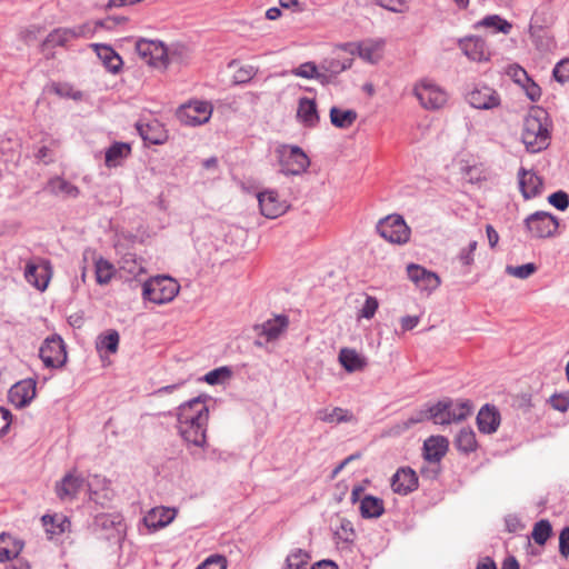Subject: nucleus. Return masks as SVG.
<instances>
[{"label":"nucleus","mask_w":569,"mask_h":569,"mask_svg":"<svg viewBox=\"0 0 569 569\" xmlns=\"http://www.w3.org/2000/svg\"><path fill=\"white\" fill-rule=\"evenodd\" d=\"M553 78L560 82L566 83L569 81V58L559 61L552 71Z\"/></svg>","instance_id":"obj_51"},{"label":"nucleus","mask_w":569,"mask_h":569,"mask_svg":"<svg viewBox=\"0 0 569 569\" xmlns=\"http://www.w3.org/2000/svg\"><path fill=\"white\" fill-rule=\"evenodd\" d=\"M379 307L378 300L375 297L367 296L366 301L360 310V317L371 319Z\"/></svg>","instance_id":"obj_54"},{"label":"nucleus","mask_w":569,"mask_h":569,"mask_svg":"<svg viewBox=\"0 0 569 569\" xmlns=\"http://www.w3.org/2000/svg\"><path fill=\"white\" fill-rule=\"evenodd\" d=\"M549 402L559 412H567L569 409V397L565 395H553L550 397Z\"/></svg>","instance_id":"obj_59"},{"label":"nucleus","mask_w":569,"mask_h":569,"mask_svg":"<svg viewBox=\"0 0 569 569\" xmlns=\"http://www.w3.org/2000/svg\"><path fill=\"white\" fill-rule=\"evenodd\" d=\"M41 521L49 539L62 535L70 528L69 519L61 513L44 515Z\"/></svg>","instance_id":"obj_29"},{"label":"nucleus","mask_w":569,"mask_h":569,"mask_svg":"<svg viewBox=\"0 0 569 569\" xmlns=\"http://www.w3.org/2000/svg\"><path fill=\"white\" fill-rule=\"evenodd\" d=\"M518 179L519 188L525 199H531L541 193L542 180L533 171L520 168Z\"/></svg>","instance_id":"obj_20"},{"label":"nucleus","mask_w":569,"mask_h":569,"mask_svg":"<svg viewBox=\"0 0 569 569\" xmlns=\"http://www.w3.org/2000/svg\"><path fill=\"white\" fill-rule=\"evenodd\" d=\"M376 4L397 13L405 12L407 4L405 0H372Z\"/></svg>","instance_id":"obj_53"},{"label":"nucleus","mask_w":569,"mask_h":569,"mask_svg":"<svg viewBox=\"0 0 569 569\" xmlns=\"http://www.w3.org/2000/svg\"><path fill=\"white\" fill-rule=\"evenodd\" d=\"M381 238L390 243L405 244L410 239V228L400 214H390L380 219L376 226Z\"/></svg>","instance_id":"obj_3"},{"label":"nucleus","mask_w":569,"mask_h":569,"mask_svg":"<svg viewBox=\"0 0 569 569\" xmlns=\"http://www.w3.org/2000/svg\"><path fill=\"white\" fill-rule=\"evenodd\" d=\"M176 516L177 510L174 508L156 507L146 515L143 521L149 529L158 530L170 525Z\"/></svg>","instance_id":"obj_22"},{"label":"nucleus","mask_w":569,"mask_h":569,"mask_svg":"<svg viewBox=\"0 0 569 569\" xmlns=\"http://www.w3.org/2000/svg\"><path fill=\"white\" fill-rule=\"evenodd\" d=\"M459 48L472 61H487L490 57L485 40L476 36L460 39Z\"/></svg>","instance_id":"obj_18"},{"label":"nucleus","mask_w":569,"mask_h":569,"mask_svg":"<svg viewBox=\"0 0 569 569\" xmlns=\"http://www.w3.org/2000/svg\"><path fill=\"white\" fill-rule=\"evenodd\" d=\"M197 569H227V560L223 556L213 555L207 558Z\"/></svg>","instance_id":"obj_52"},{"label":"nucleus","mask_w":569,"mask_h":569,"mask_svg":"<svg viewBox=\"0 0 569 569\" xmlns=\"http://www.w3.org/2000/svg\"><path fill=\"white\" fill-rule=\"evenodd\" d=\"M352 62L353 59L348 57L326 59L320 64V72L325 73L329 78V76L339 74L351 68Z\"/></svg>","instance_id":"obj_37"},{"label":"nucleus","mask_w":569,"mask_h":569,"mask_svg":"<svg viewBox=\"0 0 569 569\" xmlns=\"http://www.w3.org/2000/svg\"><path fill=\"white\" fill-rule=\"evenodd\" d=\"M401 328L403 331L412 330L418 323L419 318L417 316H406L401 318Z\"/></svg>","instance_id":"obj_62"},{"label":"nucleus","mask_w":569,"mask_h":569,"mask_svg":"<svg viewBox=\"0 0 569 569\" xmlns=\"http://www.w3.org/2000/svg\"><path fill=\"white\" fill-rule=\"evenodd\" d=\"M339 361L348 372L362 370L367 362L356 350L342 348L339 352Z\"/></svg>","instance_id":"obj_32"},{"label":"nucleus","mask_w":569,"mask_h":569,"mask_svg":"<svg viewBox=\"0 0 569 569\" xmlns=\"http://www.w3.org/2000/svg\"><path fill=\"white\" fill-rule=\"evenodd\" d=\"M231 376L232 370L227 366H222L207 372L203 377V380L207 383L214 386L223 383L224 381L229 380Z\"/></svg>","instance_id":"obj_47"},{"label":"nucleus","mask_w":569,"mask_h":569,"mask_svg":"<svg viewBox=\"0 0 569 569\" xmlns=\"http://www.w3.org/2000/svg\"><path fill=\"white\" fill-rule=\"evenodd\" d=\"M407 276L421 291L431 292L440 286L439 276L417 263L407 266Z\"/></svg>","instance_id":"obj_12"},{"label":"nucleus","mask_w":569,"mask_h":569,"mask_svg":"<svg viewBox=\"0 0 569 569\" xmlns=\"http://www.w3.org/2000/svg\"><path fill=\"white\" fill-rule=\"evenodd\" d=\"M537 271V266L532 262L521 266H507L506 273L518 279H527Z\"/></svg>","instance_id":"obj_48"},{"label":"nucleus","mask_w":569,"mask_h":569,"mask_svg":"<svg viewBox=\"0 0 569 569\" xmlns=\"http://www.w3.org/2000/svg\"><path fill=\"white\" fill-rule=\"evenodd\" d=\"M136 50L148 64L156 68L167 66V48L161 41L140 39L136 43Z\"/></svg>","instance_id":"obj_10"},{"label":"nucleus","mask_w":569,"mask_h":569,"mask_svg":"<svg viewBox=\"0 0 569 569\" xmlns=\"http://www.w3.org/2000/svg\"><path fill=\"white\" fill-rule=\"evenodd\" d=\"M288 326L289 319L287 316H276L260 326L259 336L263 337L266 342L274 341L280 338V336L287 330Z\"/></svg>","instance_id":"obj_26"},{"label":"nucleus","mask_w":569,"mask_h":569,"mask_svg":"<svg viewBox=\"0 0 569 569\" xmlns=\"http://www.w3.org/2000/svg\"><path fill=\"white\" fill-rule=\"evenodd\" d=\"M477 426L480 432L491 435L500 426V412L495 406L485 405L477 415Z\"/></svg>","instance_id":"obj_24"},{"label":"nucleus","mask_w":569,"mask_h":569,"mask_svg":"<svg viewBox=\"0 0 569 569\" xmlns=\"http://www.w3.org/2000/svg\"><path fill=\"white\" fill-rule=\"evenodd\" d=\"M310 555L300 548L293 549L286 558L283 569H307Z\"/></svg>","instance_id":"obj_40"},{"label":"nucleus","mask_w":569,"mask_h":569,"mask_svg":"<svg viewBox=\"0 0 569 569\" xmlns=\"http://www.w3.org/2000/svg\"><path fill=\"white\" fill-rule=\"evenodd\" d=\"M477 26L492 28L496 31L501 32L503 34H508L512 28L510 22H508L507 20L502 19L500 16L497 14L485 17L477 23Z\"/></svg>","instance_id":"obj_44"},{"label":"nucleus","mask_w":569,"mask_h":569,"mask_svg":"<svg viewBox=\"0 0 569 569\" xmlns=\"http://www.w3.org/2000/svg\"><path fill=\"white\" fill-rule=\"evenodd\" d=\"M317 419L328 422V423H341L349 422L353 420L352 413L348 410L342 409L340 407H336L331 410L329 409H320L316 413Z\"/></svg>","instance_id":"obj_36"},{"label":"nucleus","mask_w":569,"mask_h":569,"mask_svg":"<svg viewBox=\"0 0 569 569\" xmlns=\"http://www.w3.org/2000/svg\"><path fill=\"white\" fill-rule=\"evenodd\" d=\"M83 483L84 480L81 476L69 472L56 483V493L62 501L73 500L83 487Z\"/></svg>","instance_id":"obj_17"},{"label":"nucleus","mask_w":569,"mask_h":569,"mask_svg":"<svg viewBox=\"0 0 569 569\" xmlns=\"http://www.w3.org/2000/svg\"><path fill=\"white\" fill-rule=\"evenodd\" d=\"M550 120L542 108H532L523 120L521 139L529 152L536 153L550 143Z\"/></svg>","instance_id":"obj_1"},{"label":"nucleus","mask_w":569,"mask_h":569,"mask_svg":"<svg viewBox=\"0 0 569 569\" xmlns=\"http://www.w3.org/2000/svg\"><path fill=\"white\" fill-rule=\"evenodd\" d=\"M209 408L201 397L193 398L179 406L177 425H191L196 429L208 427Z\"/></svg>","instance_id":"obj_4"},{"label":"nucleus","mask_w":569,"mask_h":569,"mask_svg":"<svg viewBox=\"0 0 569 569\" xmlns=\"http://www.w3.org/2000/svg\"><path fill=\"white\" fill-rule=\"evenodd\" d=\"M131 148L124 142H114L106 150L104 162L109 168L120 166L129 157Z\"/></svg>","instance_id":"obj_33"},{"label":"nucleus","mask_w":569,"mask_h":569,"mask_svg":"<svg viewBox=\"0 0 569 569\" xmlns=\"http://www.w3.org/2000/svg\"><path fill=\"white\" fill-rule=\"evenodd\" d=\"M212 114V106L206 101H191L179 108L177 116L179 120L191 127L207 123Z\"/></svg>","instance_id":"obj_9"},{"label":"nucleus","mask_w":569,"mask_h":569,"mask_svg":"<svg viewBox=\"0 0 569 569\" xmlns=\"http://www.w3.org/2000/svg\"><path fill=\"white\" fill-rule=\"evenodd\" d=\"M337 535L343 541H352L355 538V530H353L351 521L348 519H341L340 526L337 530Z\"/></svg>","instance_id":"obj_55"},{"label":"nucleus","mask_w":569,"mask_h":569,"mask_svg":"<svg viewBox=\"0 0 569 569\" xmlns=\"http://www.w3.org/2000/svg\"><path fill=\"white\" fill-rule=\"evenodd\" d=\"M20 548H17L10 535H0V562H6L18 556Z\"/></svg>","instance_id":"obj_41"},{"label":"nucleus","mask_w":569,"mask_h":569,"mask_svg":"<svg viewBox=\"0 0 569 569\" xmlns=\"http://www.w3.org/2000/svg\"><path fill=\"white\" fill-rule=\"evenodd\" d=\"M257 70L252 66H246L239 68L234 73V80L237 83H246L256 76Z\"/></svg>","instance_id":"obj_57"},{"label":"nucleus","mask_w":569,"mask_h":569,"mask_svg":"<svg viewBox=\"0 0 569 569\" xmlns=\"http://www.w3.org/2000/svg\"><path fill=\"white\" fill-rule=\"evenodd\" d=\"M358 53L361 59L370 63H375L378 60L377 49L375 46L360 44L358 47Z\"/></svg>","instance_id":"obj_58"},{"label":"nucleus","mask_w":569,"mask_h":569,"mask_svg":"<svg viewBox=\"0 0 569 569\" xmlns=\"http://www.w3.org/2000/svg\"><path fill=\"white\" fill-rule=\"evenodd\" d=\"M91 48L110 72L117 73L121 69L122 59L110 46L92 43Z\"/></svg>","instance_id":"obj_28"},{"label":"nucleus","mask_w":569,"mask_h":569,"mask_svg":"<svg viewBox=\"0 0 569 569\" xmlns=\"http://www.w3.org/2000/svg\"><path fill=\"white\" fill-rule=\"evenodd\" d=\"M559 227L558 219L546 211H536L525 219V228L532 238L542 239L555 236Z\"/></svg>","instance_id":"obj_6"},{"label":"nucleus","mask_w":569,"mask_h":569,"mask_svg":"<svg viewBox=\"0 0 569 569\" xmlns=\"http://www.w3.org/2000/svg\"><path fill=\"white\" fill-rule=\"evenodd\" d=\"M425 419H430L437 425H449L450 419V399H443L438 401L436 405L429 407V409L422 413L420 418L410 419L411 422H420Z\"/></svg>","instance_id":"obj_25"},{"label":"nucleus","mask_w":569,"mask_h":569,"mask_svg":"<svg viewBox=\"0 0 569 569\" xmlns=\"http://www.w3.org/2000/svg\"><path fill=\"white\" fill-rule=\"evenodd\" d=\"M48 190L56 196L68 198H77L79 194L78 187L60 177L52 178L48 182Z\"/></svg>","instance_id":"obj_38"},{"label":"nucleus","mask_w":569,"mask_h":569,"mask_svg":"<svg viewBox=\"0 0 569 569\" xmlns=\"http://www.w3.org/2000/svg\"><path fill=\"white\" fill-rule=\"evenodd\" d=\"M179 435L189 446L204 448L207 445V427L197 428L191 425H177Z\"/></svg>","instance_id":"obj_30"},{"label":"nucleus","mask_w":569,"mask_h":569,"mask_svg":"<svg viewBox=\"0 0 569 569\" xmlns=\"http://www.w3.org/2000/svg\"><path fill=\"white\" fill-rule=\"evenodd\" d=\"M559 552L562 557H569V527H565L559 535Z\"/></svg>","instance_id":"obj_60"},{"label":"nucleus","mask_w":569,"mask_h":569,"mask_svg":"<svg viewBox=\"0 0 569 569\" xmlns=\"http://www.w3.org/2000/svg\"><path fill=\"white\" fill-rule=\"evenodd\" d=\"M359 509L362 518H379L385 512L383 500L371 495H365L360 500Z\"/></svg>","instance_id":"obj_31"},{"label":"nucleus","mask_w":569,"mask_h":569,"mask_svg":"<svg viewBox=\"0 0 569 569\" xmlns=\"http://www.w3.org/2000/svg\"><path fill=\"white\" fill-rule=\"evenodd\" d=\"M280 171L284 174H301L310 164L308 156L297 146H283L279 149Z\"/></svg>","instance_id":"obj_7"},{"label":"nucleus","mask_w":569,"mask_h":569,"mask_svg":"<svg viewBox=\"0 0 569 569\" xmlns=\"http://www.w3.org/2000/svg\"><path fill=\"white\" fill-rule=\"evenodd\" d=\"M467 101L475 109L490 110L500 106V96L490 87H476L467 94Z\"/></svg>","instance_id":"obj_13"},{"label":"nucleus","mask_w":569,"mask_h":569,"mask_svg":"<svg viewBox=\"0 0 569 569\" xmlns=\"http://www.w3.org/2000/svg\"><path fill=\"white\" fill-rule=\"evenodd\" d=\"M519 72L521 73V76L523 77V80L526 83H522L525 90H526V94L528 96V98L531 100V101H537L539 100L540 96H541V89L540 87L535 83L527 74L526 70L520 68L519 67Z\"/></svg>","instance_id":"obj_49"},{"label":"nucleus","mask_w":569,"mask_h":569,"mask_svg":"<svg viewBox=\"0 0 569 569\" xmlns=\"http://www.w3.org/2000/svg\"><path fill=\"white\" fill-rule=\"evenodd\" d=\"M113 266L102 258L96 261V280L99 284H107L113 277Z\"/></svg>","instance_id":"obj_45"},{"label":"nucleus","mask_w":569,"mask_h":569,"mask_svg":"<svg viewBox=\"0 0 569 569\" xmlns=\"http://www.w3.org/2000/svg\"><path fill=\"white\" fill-rule=\"evenodd\" d=\"M288 73L305 79H316L320 81L322 84L329 82L328 77L325 73L320 72V67H318L312 61L301 63L299 67L288 71Z\"/></svg>","instance_id":"obj_34"},{"label":"nucleus","mask_w":569,"mask_h":569,"mask_svg":"<svg viewBox=\"0 0 569 569\" xmlns=\"http://www.w3.org/2000/svg\"><path fill=\"white\" fill-rule=\"evenodd\" d=\"M357 118L358 113L352 109L343 110L338 107L330 109V121L336 128L348 129L355 123Z\"/></svg>","instance_id":"obj_35"},{"label":"nucleus","mask_w":569,"mask_h":569,"mask_svg":"<svg viewBox=\"0 0 569 569\" xmlns=\"http://www.w3.org/2000/svg\"><path fill=\"white\" fill-rule=\"evenodd\" d=\"M119 333L116 330L108 331L104 336H99L96 342L97 349L99 351H107L108 353H114L118 350L119 346Z\"/></svg>","instance_id":"obj_42"},{"label":"nucleus","mask_w":569,"mask_h":569,"mask_svg":"<svg viewBox=\"0 0 569 569\" xmlns=\"http://www.w3.org/2000/svg\"><path fill=\"white\" fill-rule=\"evenodd\" d=\"M455 445L461 452L469 453L477 449L476 433L470 428H463L456 437Z\"/></svg>","instance_id":"obj_39"},{"label":"nucleus","mask_w":569,"mask_h":569,"mask_svg":"<svg viewBox=\"0 0 569 569\" xmlns=\"http://www.w3.org/2000/svg\"><path fill=\"white\" fill-rule=\"evenodd\" d=\"M11 412L4 408H0V437L7 433L11 423Z\"/></svg>","instance_id":"obj_61"},{"label":"nucleus","mask_w":569,"mask_h":569,"mask_svg":"<svg viewBox=\"0 0 569 569\" xmlns=\"http://www.w3.org/2000/svg\"><path fill=\"white\" fill-rule=\"evenodd\" d=\"M39 356L47 368H62L68 359L66 343L59 335H52L43 341Z\"/></svg>","instance_id":"obj_5"},{"label":"nucleus","mask_w":569,"mask_h":569,"mask_svg":"<svg viewBox=\"0 0 569 569\" xmlns=\"http://www.w3.org/2000/svg\"><path fill=\"white\" fill-rule=\"evenodd\" d=\"M52 271L49 261H41L39 264L27 263L24 270V278L34 288L44 291L50 281Z\"/></svg>","instance_id":"obj_15"},{"label":"nucleus","mask_w":569,"mask_h":569,"mask_svg":"<svg viewBox=\"0 0 569 569\" xmlns=\"http://www.w3.org/2000/svg\"><path fill=\"white\" fill-rule=\"evenodd\" d=\"M180 289L179 283L167 276H158L143 283L142 297L157 305H164L174 299Z\"/></svg>","instance_id":"obj_2"},{"label":"nucleus","mask_w":569,"mask_h":569,"mask_svg":"<svg viewBox=\"0 0 569 569\" xmlns=\"http://www.w3.org/2000/svg\"><path fill=\"white\" fill-rule=\"evenodd\" d=\"M297 118L305 127H316L319 122L316 101L307 97L300 98L298 101Z\"/></svg>","instance_id":"obj_27"},{"label":"nucleus","mask_w":569,"mask_h":569,"mask_svg":"<svg viewBox=\"0 0 569 569\" xmlns=\"http://www.w3.org/2000/svg\"><path fill=\"white\" fill-rule=\"evenodd\" d=\"M413 94L419 100L421 107L428 110L442 108L447 100V92L436 83L429 80H422L413 88Z\"/></svg>","instance_id":"obj_8"},{"label":"nucleus","mask_w":569,"mask_h":569,"mask_svg":"<svg viewBox=\"0 0 569 569\" xmlns=\"http://www.w3.org/2000/svg\"><path fill=\"white\" fill-rule=\"evenodd\" d=\"M548 202L558 210L565 211L569 207V196L567 192L559 190L548 197Z\"/></svg>","instance_id":"obj_50"},{"label":"nucleus","mask_w":569,"mask_h":569,"mask_svg":"<svg viewBox=\"0 0 569 569\" xmlns=\"http://www.w3.org/2000/svg\"><path fill=\"white\" fill-rule=\"evenodd\" d=\"M93 30L89 24H81L73 28H58L51 31L43 41L44 47L64 46L77 38H89Z\"/></svg>","instance_id":"obj_11"},{"label":"nucleus","mask_w":569,"mask_h":569,"mask_svg":"<svg viewBox=\"0 0 569 569\" xmlns=\"http://www.w3.org/2000/svg\"><path fill=\"white\" fill-rule=\"evenodd\" d=\"M392 490L402 496L415 491L418 488V476L410 467H401L391 478Z\"/></svg>","instance_id":"obj_16"},{"label":"nucleus","mask_w":569,"mask_h":569,"mask_svg":"<svg viewBox=\"0 0 569 569\" xmlns=\"http://www.w3.org/2000/svg\"><path fill=\"white\" fill-rule=\"evenodd\" d=\"M311 569H338L337 565L331 560H320L316 562Z\"/></svg>","instance_id":"obj_64"},{"label":"nucleus","mask_w":569,"mask_h":569,"mask_svg":"<svg viewBox=\"0 0 569 569\" xmlns=\"http://www.w3.org/2000/svg\"><path fill=\"white\" fill-rule=\"evenodd\" d=\"M137 130L144 142L151 144H162L166 142L168 134L163 126L158 120L150 122H138Z\"/></svg>","instance_id":"obj_21"},{"label":"nucleus","mask_w":569,"mask_h":569,"mask_svg":"<svg viewBox=\"0 0 569 569\" xmlns=\"http://www.w3.org/2000/svg\"><path fill=\"white\" fill-rule=\"evenodd\" d=\"M36 397V385L32 380H22L9 390V400L17 408H23Z\"/></svg>","instance_id":"obj_19"},{"label":"nucleus","mask_w":569,"mask_h":569,"mask_svg":"<svg viewBox=\"0 0 569 569\" xmlns=\"http://www.w3.org/2000/svg\"><path fill=\"white\" fill-rule=\"evenodd\" d=\"M449 441L443 436H431L423 443V457L427 461L439 463L448 451Z\"/></svg>","instance_id":"obj_23"},{"label":"nucleus","mask_w":569,"mask_h":569,"mask_svg":"<svg viewBox=\"0 0 569 569\" xmlns=\"http://www.w3.org/2000/svg\"><path fill=\"white\" fill-rule=\"evenodd\" d=\"M552 532L551 525L548 520L542 519L535 523L531 537L537 545H545Z\"/></svg>","instance_id":"obj_46"},{"label":"nucleus","mask_w":569,"mask_h":569,"mask_svg":"<svg viewBox=\"0 0 569 569\" xmlns=\"http://www.w3.org/2000/svg\"><path fill=\"white\" fill-rule=\"evenodd\" d=\"M472 405L468 400H460L455 402L450 399V419L451 422H458L465 420L471 415Z\"/></svg>","instance_id":"obj_43"},{"label":"nucleus","mask_w":569,"mask_h":569,"mask_svg":"<svg viewBox=\"0 0 569 569\" xmlns=\"http://www.w3.org/2000/svg\"><path fill=\"white\" fill-rule=\"evenodd\" d=\"M478 242L470 241L467 248H463L459 253V260L463 266H470L473 262V252L476 251Z\"/></svg>","instance_id":"obj_56"},{"label":"nucleus","mask_w":569,"mask_h":569,"mask_svg":"<svg viewBox=\"0 0 569 569\" xmlns=\"http://www.w3.org/2000/svg\"><path fill=\"white\" fill-rule=\"evenodd\" d=\"M258 202L261 213L269 218L276 219L287 211V203L279 199L276 190H264L258 193Z\"/></svg>","instance_id":"obj_14"},{"label":"nucleus","mask_w":569,"mask_h":569,"mask_svg":"<svg viewBox=\"0 0 569 569\" xmlns=\"http://www.w3.org/2000/svg\"><path fill=\"white\" fill-rule=\"evenodd\" d=\"M486 233L490 248H495L499 241V234L491 224L486 226Z\"/></svg>","instance_id":"obj_63"}]
</instances>
